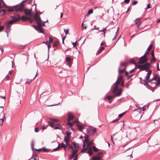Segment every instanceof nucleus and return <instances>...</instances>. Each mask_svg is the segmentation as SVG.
<instances>
[{
    "instance_id": "obj_1",
    "label": "nucleus",
    "mask_w": 160,
    "mask_h": 160,
    "mask_svg": "<svg viewBox=\"0 0 160 160\" xmlns=\"http://www.w3.org/2000/svg\"><path fill=\"white\" fill-rule=\"evenodd\" d=\"M27 0H25L21 2L22 3L20 5H17L12 7L8 8V11L9 12H12L15 11L16 12L22 11L24 9V3Z\"/></svg>"
},
{
    "instance_id": "obj_2",
    "label": "nucleus",
    "mask_w": 160,
    "mask_h": 160,
    "mask_svg": "<svg viewBox=\"0 0 160 160\" xmlns=\"http://www.w3.org/2000/svg\"><path fill=\"white\" fill-rule=\"evenodd\" d=\"M150 67V64L149 63H146L143 65H138L137 68L139 69L140 71H142L145 70L146 71H148V70Z\"/></svg>"
},
{
    "instance_id": "obj_3",
    "label": "nucleus",
    "mask_w": 160,
    "mask_h": 160,
    "mask_svg": "<svg viewBox=\"0 0 160 160\" xmlns=\"http://www.w3.org/2000/svg\"><path fill=\"white\" fill-rule=\"evenodd\" d=\"M122 91L121 88H118V87L116 86L112 91V92L114 93V95H115V97L116 96H120L122 92Z\"/></svg>"
},
{
    "instance_id": "obj_4",
    "label": "nucleus",
    "mask_w": 160,
    "mask_h": 160,
    "mask_svg": "<svg viewBox=\"0 0 160 160\" xmlns=\"http://www.w3.org/2000/svg\"><path fill=\"white\" fill-rule=\"evenodd\" d=\"M32 26L37 31H39V32L41 33H43L44 31L42 28V23H38V26H36L35 25H32Z\"/></svg>"
},
{
    "instance_id": "obj_5",
    "label": "nucleus",
    "mask_w": 160,
    "mask_h": 160,
    "mask_svg": "<svg viewBox=\"0 0 160 160\" xmlns=\"http://www.w3.org/2000/svg\"><path fill=\"white\" fill-rule=\"evenodd\" d=\"M147 55H146V54H144V55L142 57H141L139 59V60H141L143 58H144V61H139L138 63L139 64H142L147 62L148 59L147 58Z\"/></svg>"
},
{
    "instance_id": "obj_6",
    "label": "nucleus",
    "mask_w": 160,
    "mask_h": 160,
    "mask_svg": "<svg viewBox=\"0 0 160 160\" xmlns=\"http://www.w3.org/2000/svg\"><path fill=\"white\" fill-rule=\"evenodd\" d=\"M34 18L35 20L36 21L38 25V23H41V19L40 17L38 16L37 12H36V14L34 16Z\"/></svg>"
},
{
    "instance_id": "obj_7",
    "label": "nucleus",
    "mask_w": 160,
    "mask_h": 160,
    "mask_svg": "<svg viewBox=\"0 0 160 160\" xmlns=\"http://www.w3.org/2000/svg\"><path fill=\"white\" fill-rule=\"evenodd\" d=\"M96 128H90L87 130V132L90 135H93L96 132Z\"/></svg>"
},
{
    "instance_id": "obj_8",
    "label": "nucleus",
    "mask_w": 160,
    "mask_h": 160,
    "mask_svg": "<svg viewBox=\"0 0 160 160\" xmlns=\"http://www.w3.org/2000/svg\"><path fill=\"white\" fill-rule=\"evenodd\" d=\"M25 14L27 16H32V12L31 10H29L27 8L23 9Z\"/></svg>"
},
{
    "instance_id": "obj_9",
    "label": "nucleus",
    "mask_w": 160,
    "mask_h": 160,
    "mask_svg": "<svg viewBox=\"0 0 160 160\" xmlns=\"http://www.w3.org/2000/svg\"><path fill=\"white\" fill-rule=\"evenodd\" d=\"M120 80H119V78H118V79L116 81V82H115V85H116L117 84H119V83H120V82L121 81H122V83H121V86H123L124 85V82H123L122 80V77H120Z\"/></svg>"
},
{
    "instance_id": "obj_10",
    "label": "nucleus",
    "mask_w": 160,
    "mask_h": 160,
    "mask_svg": "<svg viewBox=\"0 0 160 160\" xmlns=\"http://www.w3.org/2000/svg\"><path fill=\"white\" fill-rule=\"evenodd\" d=\"M157 81V79L154 77V78H152L150 80H148V82H149L152 84H155L156 83V82Z\"/></svg>"
},
{
    "instance_id": "obj_11",
    "label": "nucleus",
    "mask_w": 160,
    "mask_h": 160,
    "mask_svg": "<svg viewBox=\"0 0 160 160\" xmlns=\"http://www.w3.org/2000/svg\"><path fill=\"white\" fill-rule=\"evenodd\" d=\"M12 19L14 20H17V21L20 19V16L19 14H15L12 16Z\"/></svg>"
},
{
    "instance_id": "obj_12",
    "label": "nucleus",
    "mask_w": 160,
    "mask_h": 160,
    "mask_svg": "<svg viewBox=\"0 0 160 160\" xmlns=\"http://www.w3.org/2000/svg\"><path fill=\"white\" fill-rule=\"evenodd\" d=\"M93 153V151L92 150V148L91 147H89L88 148V150L87 152V153L88 154L89 156H90Z\"/></svg>"
},
{
    "instance_id": "obj_13",
    "label": "nucleus",
    "mask_w": 160,
    "mask_h": 160,
    "mask_svg": "<svg viewBox=\"0 0 160 160\" xmlns=\"http://www.w3.org/2000/svg\"><path fill=\"white\" fill-rule=\"evenodd\" d=\"M7 25V28L6 30V32L7 33V36H8V34L11 28V25Z\"/></svg>"
},
{
    "instance_id": "obj_14",
    "label": "nucleus",
    "mask_w": 160,
    "mask_h": 160,
    "mask_svg": "<svg viewBox=\"0 0 160 160\" xmlns=\"http://www.w3.org/2000/svg\"><path fill=\"white\" fill-rule=\"evenodd\" d=\"M140 19L139 18H137L135 20V23L136 24L138 25V27L139 28V26L141 23Z\"/></svg>"
},
{
    "instance_id": "obj_15",
    "label": "nucleus",
    "mask_w": 160,
    "mask_h": 160,
    "mask_svg": "<svg viewBox=\"0 0 160 160\" xmlns=\"http://www.w3.org/2000/svg\"><path fill=\"white\" fill-rule=\"evenodd\" d=\"M17 22V20H11L9 21L8 22H5V24L6 25H9V24H12L14 22Z\"/></svg>"
},
{
    "instance_id": "obj_16",
    "label": "nucleus",
    "mask_w": 160,
    "mask_h": 160,
    "mask_svg": "<svg viewBox=\"0 0 160 160\" xmlns=\"http://www.w3.org/2000/svg\"><path fill=\"white\" fill-rule=\"evenodd\" d=\"M77 149H73L72 152V157H74L78 152Z\"/></svg>"
},
{
    "instance_id": "obj_17",
    "label": "nucleus",
    "mask_w": 160,
    "mask_h": 160,
    "mask_svg": "<svg viewBox=\"0 0 160 160\" xmlns=\"http://www.w3.org/2000/svg\"><path fill=\"white\" fill-rule=\"evenodd\" d=\"M74 118L73 115L72 114H69L68 115V121L70 122Z\"/></svg>"
},
{
    "instance_id": "obj_18",
    "label": "nucleus",
    "mask_w": 160,
    "mask_h": 160,
    "mask_svg": "<svg viewBox=\"0 0 160 160\" xmlns=\"http://www.w3.org/2000/svg\"><path fill=\"white\" fill-rule=\"evenodd\" d=\"M21 19L22 21H27L28 19H30V18L28 17H27L24 16H22Z\"/></svg>"
},
{
    "instance_id": "obj_19",
    "label": "nucleus",
    "mask_w": 160,
    "mask_h": 160,
    "mask_svg": "<svg viewBox=\"0 0 160 160\" xmlns=\"http://www.w3.org/2000/svg\"><path fill=\"white\" fill-rule=\"evenodd\" d=\"M152 71L151 70H149L148 71V72L147 73L146 76L145 78H146L147 79H149L150 78V76L151 74Z\"/></svg>"
},
{
    "instance_id": "obj_20",
    "label": "nucleus",
    "mask_w": 160,
    "mask_h": 160,
    "mask_svg": "<svg viewBox=\"0 0 160 160\" xmlns=\"http://www.w3.org/2000/svg\"><path fill=\"white\" fill-rule=\"evenodd\" d=\"M72 144H73L74 148H78L79 145L78 143H76L75 142H72Z\"/></svg>"
},
{
    "instance_id": "obj_21",
    "label": "nucleus",
    "mask_w": 160,
    "mask_h": 160,
    "mask_svg": "<svg viewBox=\"0 0 160 160\" xmlns=\"http://www.w3.org/2000/svg\"><path fill=\"white\" fill-rule=\"evenodd\" d=\"M65 60L67 62H72V60L69 57H67L66 58Z\"/></svg>"
},
{
    "instance_id": "obj_22",
    "label": "nucleus",
    "mask_w": 160,
    "mask_h": 160,
    "mask_svg": "<svg viewBox=\"0 0 160 160\" xmlns=\"http://www.w3.org/2000/svg\"><path fill=\"white\" fill-rule=\"evenodd\" d=\"M64 141L66 143V147H68V146H69V145L68 144L69 141L67 139L66 136H65L64 138Z\"/></svg>"
},
{
    "instance_id": "obj_23",
    "label": "nucleus",
    "mask_w": 160,
    "mask_h": 160,
    "mask_svg": "<svg viewBox=\"0 0 160 160\" xmlns=\"http://www.w3.org/2000/svg\"><path fill=\"white\" fill-rule=\"evenodd\" d=\"M66 133L67 134V136L68 138V139H69L70 138V136L71 135V132L70 131H66Z\"/></svg>"
},
{
    "instance_id": "obj_24",
    "label": "nucleus",
    "mask_w": 160,
    "mask_h": 160,
    "mask_svg": "<svg viewBox=\"0 0 160 160\" xmlns=\"http://www.w3.org/2000/svg\"><path fill=\"white\" fill-rule=\"evenodd\" d=\"M106 97L109 100H111L112 98H114L115 97V95H112V96H106Z\"/></svg>"
},
{
    "instance_id": "obj_25",
    "label": "nucleus",
    "mask_w": 160,
    "mask_h": 160,
    "mask_svg": "<svg viewBox=\"0 0 160 160\" xmlns=\"http://www.w3.org/2000/svg\"><path fill=\"white\" fill-rule=\"evenodd\" d=\"M48 123L49 124V125L52 128H54V123L53 122H50V121H48Z\"/></svg>"
},
{
    "instance_id": "obj_26",
    "label": "nucleus",
    "mask_w": 160,
    "mask_h": 160,
    "mask_svg": "<svg viewBox=\"0 0 160 160\" xmlns=\"http://www.w3.org/2000/svg\"><path fill=\"white\" fill-rule=\"evenodd\" d=\"M77 126L78 127V129L80 131H82V126L81 125L77 124Z\"/></svg>"
},
{
    "instance_id": "obj_27",
    "label": "nucleus",
    "mask_w": 160,
    "mask_h": 160,
    "mask_svg": "<svg viewBox=\"0 0 160 160\" xmlns=\"http://www.w3.org/2000/svg\"><path fill=\"white\" fill-rule=\"evenodd\" d=\"M160 85V77L158 79L157 82H156V83L155 87L159 86Z\"/></svg>"
},
{
    "instance_id": "obj_28",
    "label": "nucleus",
    "mask_w": 160,
    "mask_h": 160,
    "mask_svg": "<svg viewBox=\"0 0 160 160\" xmlns=\"http://www.w3.org/2000/svg\"><path fill=\"white\" fill-rule=\"evenodd\" d=\"M58 41H55L53 44V47H57L58 45Z\"/></svg>"
},
{
    "instance_id": "obj_29",
    "label": "nucleus",
    "mask_w": 160,
    "mask_h": 160,
    "mask_svg": "<svg viewBox=\"0 0 160 160\" xmlns=\"http://www.w3.org/2000/svg\"><path fill=\"white\" fill-rule=\"evenodd\" d=\"M42 150L45 152H49L50 149L49 148H46L45 147L42 148Z\"/></svg>"
},
{
    "instance_id": "obj_30",
    "label": "nucleus",
    "mask_w": 160,
    "mask_h": 160,
    "mask_svg": "<svg viewBox=\"0 0 160 160\" xmlns=\"http://www.w3.org/2000/svg\"><path fill=\"white\" fill-rule=\"evenodd\" d=\"M101 158L98 157L94 156L92 158V160H100Z\"/></svg>"
},
{
    "instance_id": "obj_31",
    "label": "nucleus",
    "mask_w": 160,
    "mask_h": 160,
    "mask_svg": "<svg viewBox=\"0 0 160 160\" xmlns=\"http://www.w3.org/2000/svg\"><path fill=\"white\" fill-rule=\"evenodd\" d=\"M61 144L60 147L61 148H66V146L65 144H64L63 142H62Z\"/></svg>"
},
{
    "instance_id": "obj_32",
    "label": "nucleus",
    "mask_w": 160,
    "mask_h": 160,
    "mask_svg": "<svg viewBox=\"0 0 160 160\" xmlns=\"http://www.w3.org/2000/svg\"><path fill=\"white\" fill-rule=\"evenodd\" d=\"M50 120L52 121L53 122H58V120L57 119H55V118H50Z\"/></svg>"
},
{
    "instance_id": "obj_33",
    "label": "nucleus",
    "mask_w": 160,
    "mask_h": 160,
    "mask_svg": "<svg viewBox=\"0 0 160 160\" xmlns=\"http://www.w3.org/2000/svg\"><path fill=\"white\" fill-rule=\"evenodd\" d=\"M60 146H61L60 143H59L58 146L57 148L53 149V151H56L58 150L60 147Z\"/></svg>"
},
{
    "instance_id": "obj_34",
    "label": "nucleus",
    "mask_w": 160,
    "mask_h": 160,
    "mask_svg": "<svg viewBox=\"0 0 160 160\" xmlns=\"http://www.w3.org/2000/svg\"><path fill=\"white\" fill-rule=\"evenodd\" d=\"M104 49V48L103 47H102L99 48L97 52V54H98V53H99L101 51L103 50Z\"/></svg>"
},
{
    "instance_id": "obj_35",
    "label": "nucleus",
    "mask_w": 160,
    "mask_h": 160,
    "mask_svg": "<svg viewBox=\"0 0 160 160\" xmlns=\"http://www.w3.org/2000/svg\"><path fill=\"white\" fill-rule=\"evenodd\" d=\"M93 151L94 152H97L98 151V149L95 146H93L92 147Z\"/></svg>"
},
{
    "instance_id": "obj_36",
    "label": "nucleus",
    "mask_w": 160,
    "mask_h": 160,
    "mask_svg": "<svg viewBox=\"0 0 160 160\" xmlns=\"http://www.w3.org/2000/svg\"><path fill=\"white\" fill-rule=\"evenodd\" d=\"M154 77L156 79H158L160 78L159 74L158 73H155L154 74Z\"/></svg>"
},
{
    "instance_id": "obj_37",
    "label": "nucleus",
    "mask_w": 160,
    "mask_h": 160,
    "mask_svg": "<svg viewBox=\"0 0 160 160\" xmlns=\"http://www.w3.org/2000/svg\"><path fill=\"white\" fill-rule=\"evenodd\" d=\"M88 136H85V139L83 141V142H87L88 141Z\"/></svg>"
},
{
    "instance_id": "obj_38",
    "label": "nucleus",
    "mask_w": 160,
    "mask_h": 160,
    "mask_svg": "<svg viewBox=\"0 0 160 160\" xmlns=\"http://www.w3.org/2000/svg\"><path fill=\"white\" fill-rule=\"evenodd\" d=\"M103 154L102 152H99L98 154V157L99 158H101L103 156Z\"/></svg>"
},
{
    "instance_id": "obj_39",
    "label": "nucleus",
    "mask_w": 160,
    "mask_h": 160,
    "mask_svg": "<svg viewBox=\"0 0 160 160\" xmlns=\"http://www.w3.org/2000/svg\"><path fill=\"white\" fill-rule=\"evenodd\" d=\"M88 148V147H86V148H82V149L81 150V152H83L86 151Z\"/></svg>"
},
{
    "instance_id": "obj_40",
    "label": "nucleus",
    "mask_w": 160,
    "mask_h": 160,
    "mask_svg": "<svg viewBox=\"0 0 160 160\" xmlns=\"http://www.w3.org/2000/svg\"><path fill=\"white\" fill-rule=\"evenodd\" d=\"M69 148L71 149H73V145L72 144H70L69 145Z\"/></svg>"
},
{
    "instance_id": "obj_41",
    "label": "nucleus",
    "mask_w": 160,
    "mask_h": 160,
    "mask_svg": "<svg viewBox=\"0 0 160 160\" xmlns=\"http://www.w3.org/2000/svg\"><path fill=\"white\" fill-rule=\"evenodd\" d=\"M63 30L66 35L68 34L69 33L68 29H64Z\"/></svg>"
},
{
    "instance_id": "obj_42",
    "label": "nucleus",
    "mask_w": 160,
    "mask_h": 160,
    "mask_svg": "<svg viewBox=\"0 0 160 160\" xmlns=\"http://www.w3.org/2000/svg\"><path fill=\"white\" fill-rule=\"evenodd\" d=\"M67 125H69V128H70L73 126V124H72V122H68V123L67 124Z\"/></svg>"
},
{
    "instance_id": "obj_43",
    "label": "nucleus",
    "mask_w": 160,
    "mask_h": 160,
    "mask_svg": "<svg viewBox=\"0 0 160 160\" xmlns=\"http://www.w3.org/2000/svg\"><path fill=\"white\" fill-rule=\"evenodd\" d=\"M125 68H124V69L120 70L119 69L118 70V72L119 73H122L125 70Z\"/></svg>"
},
{
    "instance_id": "obj_44",
    "label": "nucleus",
    "mask_w": 160,
    "mask_h": 160,
    "mask_svg": "<svg viewBox=\"0 0 160 160\" xmlns=\"http://www.w3.org/2000/svg\"><path fill=\"white\" fill-rule=\"evenodd\" d=\"M87 28V26H84L83 22L82 24V30L85 29Z\"/></svg>"
},
{
    "instance_id": "obj_45",
    "label": "nucleus",
    "mask_w": 160,
    "mask_h": 160,
    "mask_svg": "<svg viewBox=\"0 0 160 160\" xmlns=\"http://www.w3.org/2000/svg\"><path fill=\"white\" fill-rule=\"evenodd\" d=\"M133 111H137V112L138 113H140L141 112V110L140 109H134Z\"/></svg>"
},
{
    "instance_id": "obj_46",
    "label": "nucleus",
    "mask_w": 160,
    "mask_h": 160,
    "mask_svg": "<svg viewBox=\"0 0 160 160\" xmlns=\"http://www.w3.org/2000/svg\"><path fill=\"white\" fill-rule=\"evenodd\" d=\"M54 128L55 129H61V127L60 125L55 126L54 127Z\"/></svg>"
},
{
    "instance_id": "obj_47",
    "label": "nucleus",
    "mask_w": 160,
    "mask_h": 160,
    "mask_svg": "<svg viewBox=\"0 0 160 160\" xmlns=\"http://www.w3.org/2000/svg\"><path fill=\"white\" fill-rule=\"evenodd\" d=\"M88 15H90L93 13V10L92 9L89 10L88 12Z\"/></svg>"
},
{
    "instance_id": "obj_48",
    "label": "nucleus",
    "mask_w": 160,
    "mask_h": 160,
    "mask_svg": "<svg viewBox=\"0 0 160 160\" xmlns=\"http://www.w3.org/2000/svg\"><path fill=\"white\" fill-rule=\"evenodd\" d=\"M49 41H48L49 42V44H51V43H52L53 42V39L52 38H51V37H49Z\"/></svg>"
},
{
    "instance_id": "obj_49",
    "label": "nucleus",
    "mask_w": 160,
    "mask_h": 160,
    "mask_svg": "<svg viewBox=\"0 0 160 160\" xmlns=\"http://www.w3.org/2000/svg\"><path fill=\"white\" fill-rule=\"evenodd\" d=\"M126 112H123V113L119 114L118 115V117L119 118H121L125 114V113H126Z\"/></svg>"
},
{
    "instance_id": "obj_50",
    "label": "nucleus",
    "mask_w": 160,
    "mask_h": 160,
    "mask_svg": "<svg viewBox=\"0 0 160 160\" xmlns=\"http://www.w3.org/2000/svg\"><path fill=\"white\" fill-rule=\"evenodd\" d=\"M155 61H156V59L155 58H153L152 59L151 63H152L154 62H155Z\"/></svg>"
},
{
    "instance_id": "obj_51",
    "label": "nucleus",
    "mask_w": 160,
    "mask_h": 160,
    "mask_svg": "<svg viewBox=\"0 0 160 160\" xmlns=\"http://www.w3.org/2000/svg\"><path fill=\"white\" fill-rule=\"evenodd\" d=\"M151 55H152V57L153 58L154 57V50H152L151 52Z\"/></svg>"
},
{
    "instance_id": "obj_52",
    "label": "nucleus",
    "mask_w": 160,
    "mask_h": 160,
    "mask_svg": "<svg viewBox=\"0 0 160 160\" xmlns=\"http://www.w3.org/2000/svg\"><path fill=\"white\" fill-rule=\"evenodd\" d=\"M3 119H0V125H2L3 123Z\"/></svg>"
},
{
    "instance_id": "obj_53",
    "label": "nucleus",
    "mask_w": 160,
    "mask_h": 160,
    "mask_svg": "<svg viewBox=\"0 0 160 160\" xmlns=\"http://www.w3.org/2000/svg\"><path fill=\"white\" fill-rule=\"evenodd\" d=\"M0 12H2L3 14H4L6 12V11L4 9H2V10H0Z\"/></svg>"
},
{
    "instance_id": "obj_54",
    "label": "nucleus",
    "mask_w": 160,
    "mask_h": 160,
    "mask_svg": "<svg viewBox=\"0 0 160 160\" xmlns=\"http://www.w3.org/2000/svg\"><path fill=\"white\" fill-rule=\"evenodd\" d=\"M33 143H34V141L32 140V143H31V147H32V150H33Z\"/></svg>"
},
{
    "instance_id": "obj_55",
    "label": "nucleus",
    "mask_w": 160,
    "mask_h": 160,
    "mask_svg": "<svg viewBox=\"0 0 160 160\" xmlns=\"http://www.w3.org/2000/svg\"><path fill=\"white\" fill-rule=\"evenodd\" d=\"M138 2L137 1H134L132 3V5H134L135 4H137L138 3Z\"/></svg>"
},
{
    "instance_id": "obj_56",
    "label": "nucleus",
    "mask_w": 160,
    "mask_h": 160,
    "mask_svg": "<svg viewBox=\"0 0 160 160\" xmlns=\"http://www.w3.org/2000/svg\"><path fill=\"white\" fill-rule=\"evenodd\" d=\"M119 120V119H117L116 118V119H115V120H112L111 122L112 123H114V122H117V121H118Z\"/></svg>"
},
{
    "instance_id": "obj_57",
    "label": "nucleus",
    "mask_w": 160,
    "mask_h": 160,
    "mask_svg": "<svg viewBox=\"0 0 160 160\" xmlns=\"http://www.w3.org/2000/svg\"><path fill=\"white\" fill-rule=\"evenodd\" d=\"M130 62L131 63L133 64H134L135 63H136V62H135L134 60L133 59H132L130 60Z\"/></svg>"
},
{
    "instance_id": "obj_58",
    "label": "nucleus",
    "mask_w": 160,
    "mask_h": 160,
    "mask_svg": "<svg viewBox=\"0 0 160 160\" xmlns=\"http://www.w3.org/2000/svg\"><path fill=\"white\" fill-rule=\"evenodd\" d=\"M42 43H45V44L46 45H47L48 44L49 42H48V41H47L46 42H42Z\"/></svg>"
},
{
    "instance_id": "obj_59",
    "label": "nucleus",
    "mask_w": 160,
    "mask_h": 160,
    "mask_svg": "<svg viewBox=\"0 0 160 160\" xmlns=\"http://www.w3.org/2000/svg\"><path fill=\"white\" fill-rule=\"evenodd\" d=\"M92 144V142H88V144H87V147H88V148H89V146L91 145Z\"/></svg>"
},
{
    "instance_id": "obj_60",
    "label": "nucleus",
    "mask_w": 160,
    "mask_h": 160,
    "mask_svg": "<svg viewBox=\"0 0 160 160\" xmlns=\"http://www.w3.org/2000/svg\"><path fill=\"white\" fill-rule=\"evenodd\" d=\"M35 132H39V129L38 128H35Z\"/></svg>"
},
{
    "instance_id": "obj_61",
    "label": "nucleus",
    "mask_w": 160,
    "mask_h": 160,
    "mask_svg": "<svg viewBox=\"0 0 160 160\" xmlns=\"http://www.w3.org/2000/svg\"><path fill=\"white\" fill-rule=\"evenodd\" d=\"M130 0H124L123 2L127 3H128L130 2Z\"/></svg>"
},
{
    "instance_id": "obj_62",
    "label": "nucleus",
    "mask_w": 160,
    "mask_h": 160,
    "mask_svg": "<svg viewBox=\"0 0 160 160\" xmlns=\"http://www.w3.org/2000/svg\"><path fill=\"white\" fill-rule=\"evenodd\" d=\"M148 80V79H147V78H145V79L143 80L142 81L145 82H147Z\"/></svg>"
},
{
    "instance_id": "obj_63",
    "label": "nucleus",
    "mask_w": 160,
    "mask_h": 160,
    "mask_svg": "<svg viewBox=\"0 0 160 160\" xmlns=\"http://www.w3.org/2000/svg\"><path fill=\"white\" fill-rule=\"evenodd\" d=\"M157 69L158 70L160 71V69L159 68V63H158L157 65Z\"/></svg>"
},
{
    "instance_id": "obj_64",
    "label": "nucleus",
    "mask_w": 160,
    "mask_h": 160,
    "mask_svg": "<svg viewBox=\"0 0 160 160\" xmlns=\"http://www.w3.org/2000/svg\"><path fill=\"white\" fill-rule=\"evenodd\" d=\"M125 63L122 62H121L120 63V66H124L125 65Z\"/></svg>"
}]
</instances>
